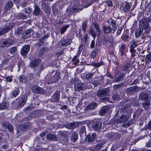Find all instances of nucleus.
Segmentation results:
<instances>
[{
  "instance_id": "obj_1",
  "label": "nucleus",
  "mask_w": 151,
  "mask_h": 151,
  "mask_svg": "<svg viewBox=\"0 0 151 151\" xmlns=\"http://www.w3.org/2000/svg\"><path fill=\"white\" fill-rule=\"evenodd\" d=\"M147 15H149V16L143 19L139 22V24L142 27V29H146L149 27V23L151 21V14L148 13Z\"/></svg>"
},
{
  "instance_id": "obj_2",
  "label": "nucleus",
  "mask_w": 151,
  "mask_h": 151,
  "mask_svg": "<svg viewBox=\"0 0 151 151\" xmlns=\"http://www.w3.org/2000/svg\"><path fill=\"white\" fill-rule=\"evenodd\" d=\"M143 30L140 29L136 30L135 32V36L137 42H140L139 44L142 43L144 41V36L143 35Z\"/></svg>"
},
{
  "instance_id": "obj_3",
  "label": "nucleus",
  "mask_w": 151,
  "mask_h": 151,
  "mask_svg": "<svg viewBox=\"0 0 151 151\" xmlns=\"http://www.w3.org/2000/svg\"><path fill=\"white\" fill-rule=\"evenodd\" d=\"M27 99V95H24L21 97L18 98L16 99V101H17V108H21L24 105Z\"/></svg>"
},
{
  "instance_id": "obj_4",
  "label": "nucleus",
  "mask_w": 151,
  "mask_h": 151,
  "mask_svg": "<svg viewBox=\"0 0 151 151\" xmlns=\"http://www.w3.org/2000/svg\"><path fill=\"white\" fill-rule=\"evenodd\" d=\"M117 116L116 115L113 119L111 120L112 123L115 124L116 123H121L127 121L128 119V117L125 115H122L119 119H118Z\"/></svg>"
},
{
  "instance_id": "obj_5",
  "label": "nucleus",
  "mask_w": 151,
  "mask_h": 151,
  "mask_svg": "<svg viewBox=\"0 0 151 151\" xmlns=\"http://www.w3.org/2000/svg\"><path fill=\"white\" fill-rule=\"evenodd\" d=\"M91 84L90 82L87 83V87L86 86L85 84L84 83H79L75 86V88L76 91L79 92L81 91H84L85 90L86 88L90 89L92 88V86H88L89 85L90 86Z\"/></svg>"
},
{
  "instance_id": "obj_6",
  "label": "nucleus",
  "mask_w": 151,
  "mask_h": 151,
  "mask_svg": "<svg viewBox=\"0 0 151 151\" xmlns=\"http://www.w3.org/2000/svg\"><path fill=\"white\" fill-rule=\"evenodd\" d=\"M60 78V73L57 72L52 76L50 77L49 79L47 84L48 85H49L50 83H57L59 81Z\"/></svg>"
},
{
  "instance_id": "obj_7",
  "label": "nucleus",
  "mask_w": 151,
  "mask_h": 151,
  "mask_svg": "<svg viewBox=\"0 0 151 151\" xmlns=\"http://www.w3.org/2000/svg\"><path fill=\"white\" fill-rule=\"evenodd\" d=\"M14 43V40L9 38L6 39L1 43V47H7L11 46Z\"/></svg>"
},
{
  "instance_id": "obj_8",
  "label": "nucleus",
  "mask_w": 151,
  "mask_h": 151,
  "mask_svg": "<svg viewBox=\"0 0 151 151\" xmlns=\"http://www.w3.org/2000/svg\"><path fill=\"white\" fill-rule=\"evenodd\" d=\"M102 126L101 121L98 119L95 120L92 125L93 130L96 131H98L100 130Z\"/></svg>"
},
{
  "instance_id": "obj_9",
  "label": "nucleus",
  "mask_w": 151,
  "mask_h": 151,
  "mask_svg": "<svg viewBox=\"0 0 151 151\" xmlns=\"http://www.w3.org/2000/svg\"><path fill=\"white\" fill-rule=\"evenodd\" d=\"M60 96V91H57L51 96L50 100L52 102H58L59 101Z\"/></svg>"
},
{
  "instance_id": "obj_10",
  "label": "nucleus",
  "mask_w": 151,
  "mask_h": 151,
  "mask_svg": "<svg viewBox=\"0 0 151 151\" xmlns=\"http://www.w3.org/2000/svg\"><path fill=\"white\" fill-rule=\"evenodd\" d=\"M109 90L108 88L102 89L99 90L97 92L96 95L99 97H103L107 96L109 94Z\"/></svg>"
},
{
  "instance_id": "obj_11",
  "label": "nucleus",
  "mask_w": 151,
  "mask_h": 151,
  "mask_svg": "<svg viewBox=\"0 0 151 151\" xmlns=\"http://www.w3.org/2000/svg\"><path fill=\"white\" fill-rule=\"evenodd\" d=\"M108 22L109 24V26L112 29L113 32H114L117 28V23L116 21L111 18L108 21Z\"/></svg>"
},
{
  "instance_id": "obj_12",
  "label": "nucleus",
  "mask_w": 151,
  "mask_h": 151,
  "mask_svg": "<svg viewBox=\"0 0 151 151\" xmlns=\"http://www.w3.org/2000/svg\"><path fill=\"white\" fill-rule=\"evenodd\" d=\"M81 124L80 122H74L72 123H68L65 124L64 126L68 129H74L78 127Z\"/></svg>"
},
{
  "instance_id": "obj_13",
  "label": "nucleus",
  "mask_w": 151,
  "mask_h": 151,
  "mask_svg": "<svg viewBox=\"0 0 151 151\" xmlns=\"http://www.w3.org/2000/svg\"><path fill=\"white\" fill-rule=\"evenodd\" d=\"M30 49L29 45H26L23 46L21 50L20 54L23 56L27 55Z\"/></svg>"
},
{
  "instance_id": "obj_14",
  "label": "nucleus",
  "mask_w": 151,
  "mask_h": 151,
  "mask_svg": "<svg viewBox=\"0 0 151 151\" xmlns=\"http://www.w3.org/2000/svg\"><path fill=\"white\" fill-rule=\"evenodd\" d=\"M2 125L4 129H8L9 132H13L14 129L13 126L8 122H4L2 124Z\"/></svg>"
},
{
  "instance_id": "obj_15",
  "label": "nucleus",
  "mask_w": 151,
  "mask_h": 151,
  "mask_svg": "<svg viewBox=\"0 0 151 151\" xmlns=\"http://www.w3.org/2000/svg\"><path fill=\"white\" fill-rule=\"evenodd\" d=\"M32 91L35 93L43 94L45 92L43 89L37 86H33L32 87Z\"/></svg>"
},
{
  "instance_id": "obj_16",
  "label": "nucleus",
  "mask_w": 151,
  "mask_h": 151,
  "mask_svg": "<svg viewBox=\"0 0 151 151\" xmlns=\"http://www.w3.org/2000/svg\"><path fill=\"white\" fill-rule=\"evenodd\" d=\"M33 33V31L31 29H28L23 33L22 37L24 39H27L30 37Z\"/></svg>"
},
{
  "instance_id": "obj_17",
  "label": "nucleus",
  "mask_w": 151,
  "mask_h": 151,
  "mask_svg": "<svg viewBox=\"0 0 151 151\" xmlns=\"http://www.w3.org/2000/svg\"><path fill=\"white\" fill-rule=\"evenodd\" d=\"M41 61L40 59H37L33 60L30 62L29 66L31 68H36L40 63Z\"/></svg>"
},
{
  "instance_id": "obj_18",
  "label": "nucleus",
  "mask_w": 151,
  "mask_h": 151,
  "mask_svg": "<svg viewBox=\"0 0 151 151\" xmlns=\"http://www.w3.org/2000/svg\"><path fill=\"white\" fill-rule=\"evenodd\" d=\"M31 127V124L29 122H26L20 126V129L22 131H25L29 129Z\"/></svg>"
},
{
  "instance_id": "obj_19",
  "label": "nucleus",
  "mask_w": 151,
  "mask_h": 151,
  "mask_svg": "<svg viewBox=\"0 0 151 151\" xmlns=\"http://www.w3.org/2000/svg\"><path fill=\"white\" fill-rule=\"evenodd\" d=\"M13 4L12 1H8L5 5L4 8V12H6L10 10L11 9L12 7Z\"/></svg>"
},
{
  "instance_id": "obj_20",
  "label": "nucleus",
  "mask_w": 151,
  "mask_h": 151,
  "mask_svg": "<svg viewBox=\"0 0 151 151\" xmlns=\"http://www.w3.org/2000/svg\"><path fill=\"white\" fill-rule=\"evenodd\" d=\"M83 9L82 6L81 5H78L73 6L70 9L71 12L73 13H76L81 11Z\"/></svg>"
},
{
  "instance_id": "obj_21",
  "label": "nucleus",
  "mask_w": 151,
  "mask_h": 151,
  "mask_svg": "<svg viewBox=\"0 0 151 151\" xmlns=\"http://www.w3.org/2000/svg\"><path fill=\"white\" fill-rule=\"evenodd\" d=\"M96 137V134L93 133L91 134H89L86 137V141L88 142H92L94 141Z\"/></svg>"
},
{
  "instance_id": "obj_22",
  "label": "nucleus",
  "mask_w": 151,
  "mask_h": 151,
  "mask_svg": "<svg viewBox=\"0 0 151 151\" xmlns=\"http://www.w3.org/2000/svg\"><path fill=\"white\" fill-rule=\"evenodd\" d=\"M34 9L33 14L35 16H38L40 14L41 9L39 6L36 3L34 5Z\"/></svg>"
},
{
  "instance_id": "obj_23",
  "label": "nucleus",
  "mask_w": 151,
  "mask_h": 151,
  "mask_svg": "<svg viewBox=\"0 0 151 151\" xmlns=\"http://www.w3.org/2000/svg\"><path fill=\"white\" fill-rule=\"evenodd\" d=\"M109 107L108 106H105L103 107L99 112L100 115L103 116L105 115L109 111Z\"/></svg>"
},
{
  "instance_id": "obj_24",
  "label": "nucleus",
  "mask_w": 151,
  "mask_h": 151,
  "mask_svg": "<svg viewBox=\"0 0 151 151\" xmlns=\"http://www.w3.org/2000/svg\"><path fill=\"white\" fill-rule=\"evenodd\" d=\"M97 103L96 102H93L89 104L86 108V111H88L90 110H93L97 106Z\"/></svg>"
},
{
  "instance_id": "obj_25",
  "label": "nucleus",
  "mask_w": 151,
  "mask_h": 151,
  "mask_svg": "<svg viewBox=\"0 0 151 151\" xmlns=\"http://www.w3.org/2000/svg\"><path fill=\"white\" fill-rule=\"evenodd\" d=\"M102 29L104 33L106 35H109L112 31H113L112 29L109 26L107 27L106 26L104 25Z\"/></svg>"
},
{
  "instance_id": "obj_26",
  "label": "nucleus",
  "mask_w": 151,
  "mask_h": 151,
  "mask_svg": "<svg viewBox=\"0 0 151 151\" xmlns=\"http://www.w3.org/2000/svg\"><path fill=\"white\" fill-rule=\"evenodd\" d=\"M149 97V95L148 94L144 92L141 93L139 96V99L144 100H147Z\"/></svg>"
},
{
  "instance_id": "obj_27",
  "label": "nucleus",
  "mask_w": 151,
  "mask_h": 151,
  "mask_svg": "<svg viewBox=\"0 0 151 151\" xmlns=\"http://www.w3.org/2000/svg\"><path fill=\"white\" fill-rule=\"evenodd\" d=\"M105 43L107 46H110L114 42V39L112 37H106L104 38Z\"/></svg>"
},
{
  "instance_id": "obj_28",
  "label": "nucleus",
  "mask_w": 151,
  "mask_h": 151,
  "mask_svg": "<svg viewBox=\"0 0 151 151\" xmlns=\"http://www.w3.org/2000/svg\"><path fill=\"white\" fill-rule=\"evenodd\" d=\"M47 138L52 141H58V139L56 136L53 134H50L47 135Z\"/></svg>"
},
{
  "instance_id": "obj_29",
  "label": "nucleus",
  "mask_w": 151,
  "mask_h": 151,
  "mask_svg": "<svg viewBox=\"0 0 151 151\" xmlns=\"http://www.w3.org/2000/svg\"><path fill=\"white\" fill-rule=\"evenodd\" d=\"M22 27H19L15 29L14 32V35L15 36L18 37L20 35L22 32Z\"/></svg>"
},
{
  "instance_id": "obj_30",
  "label": "nucleus",
  "mask_w": 151,
  "mask_h": 151,
  "mask_svg": "<svg viewBox=\"0 0 151 151\" xmlns=\"http://www.w3.org/2000/svg\"><path fill=\"white\" fill-rule=\"evenodd\" d=\"M9 107V104L6 102L0 104V110L6 109Z\"/></svg>"
},
{
  "instance_id": "obj_31",
  "label": "nucleus",
  "mask_w": 151,
  "mask_h": 151,
  "mask_svg": "<svg viewBox=\"0 0 151 151\" xmlns=\"http://www.w3.org/2000/svg\"><path fill=\"white\" fill-rule=\"evenodd\" d=\"M78 134L77 133L74 132L70 138L71 141L73 142H75L78 139Z\"/></svg>"
},
{
  "instance_id": "obj_32",
  "label": "nucleus",
  "mask_w": 151,
  "mask_h": 151,
  "mask_svg": "<svg viewBox=\"0 0 151 151\" xmlns=\"http://www.w3.org/2000/svg\"><path fill=\"white\" fill-rule=\"evenodd\" d=\"M123 41L125 42H129L130 40V37L127 34H122L121 37Z\"/></svg>"
},
{
  "instance_id": "obj_33",
  "label": "nucleus",
  "mask_w": 151,
  "mask_h": 151,
  "mask_svg": "<svg viewBox=\"0 0 151 151\" xmlns=\"http://www.w3.org/2000/svg\"><path fill=\"white\" fill-rule=\"evenodd\" d=\"M125 74L124 73H121L117 77L114 81V82H118L124 80Z\"/></svg>"
},
{
  "instance_id": "obj_34",
  "label": "nucleus",
  "mask_w": 151,
  "mask_h": 151,
  "mask_svg": "<svg viewBox=\"0 0 151 151\" xmlns=\"http://www.w3.org/2000/svg\"><path fill=\"white\" fill-rule=\"evenodd\" d=\"M126 50V46L124 44H122L119 48V51L121 55H125V51Z\"/></svg>"
},
{
  "instance_id": "obj_35",
  "label": "nucleus",
  "mask_w": 151,
  "mask_h": 151,
  "mask_svg": "<svg viewBox=\"0 0 151 151\" xmlns=\"http://www.w3.org/2000/svg\"><path fill=\"white\" fill-rule=\"evenodd\" d=\"M137 87V86H133L128 88L126 92L129 94H132L133 93L134 90H136Z\"/></svg>"
},
{
  "instance_id": "obj_36",
  "label": "nucleus",
  "mask_w": 151,
  "mask_h": 151,
  "mask_svg": "<svg viewBox=\"0 0 151 151\" xmlns=\"http://www.w3.org/2000/svg\"><path fill=\"white\" fill-rule=\"evenodd\" d=\"M9 31L6 26L0 28V35L1 36Z\"/></svg>"
},
{
  "instance_id": "obj_37",
  "label": "nucleus",
  "mask_w": 151,
  "mask_h": 151,
  "mask_svg": "<svg viewBox=\"0 0 151 151\" xmlns=\"http://www.w3.org/2000/svg\"><path fill=\"white\" fill-rule=\"evenodd\" d=\"M71 42V39H66L65 40H63L62 41L61 45L62 46H67L70 44Z\"/></svg>"
},
{
  "instance_id": "obj_38",
  "label": "nucleus",
  "mask_w": 151,
  "mask_h": 151,
  "mask_svg": "<svg viewBox=\"0 0 151 151\" xmlns=\"http://www.w3.org/2000/svg\"><path fill=\"white\" fill-rule=\"evenodd\" d=\"M19 90L18 88H15L12 91L11 93V96L16 97L19 93Z\"/></svg>"
},
{
  "instance_id": "obj_39",
  "label": "nucleus",
  "mask_w": 151,
  "mask_h": 151,
  "mask_svg": "<svg viewBox=\"0 0 151 151\" xmlns=\"http://www.w3.org/2000/svg\"><path fill=\"white\" fill-rule=\"evenodd\" d=\"M93 25L96 32H98V36H99L101 34V30L99 28V24L97 23H95L93 24Z\"/></svg>"
},
{
  "instance_id": "obj_40",
  "label": "nucleus",
  "mask_w": 151,
  "mask_h": 151,
  "mask_svg": "<svg viewBox=\"0 0 151 151\" xmlns=\"http://www.w3.org/2000/svg\"><path fill=\"white\" fill-rule=\"evenodd\" d=\"M17 51V48L15 47H13L10 49L9 53L13 56L15 55V52Z\"/></svg>"
},
{
  "instance_id": "obj_41",
  "label": "nucleus",
  "mask_w": 151,
  "mask_h": 151,
  "mask_svg": "<svg viewBox=\"0 0 151 151\" xmlns=\"http://www.w3.org/2000/svg\"><path fill=\"white\" fill-rule=\"evenodd\" d=\"M131 6L129 4V3H126L125 4V6L122 9V10L124 12H127L129 11V9Z\"/></svg>"
},
{
  "instance_id": "obj_42",
  "label": "nucleus",
  "mask_w": 151,
  "mask_h": 151,
  "mask_svg": "<svg viewBox=\"0 0 151 151\" xmlns=\"http://www.w3.org/2000/svg\"><path fill=\"white\" fill-rule=\"evenodd\" d=\"M94 74V73L92 72L88 73L86 76V79L87 81H89L92 79Z\"/></svg>"
},
{
  "instance_id": "obj_43",
  "label": "nucleus",
  "mask_w": 151,
  "mask_h": 151,
  "mask_svg": "<svg viewBox=\"0 0 151 151\" xmlns=\"http://www.w3.org/2000/svg\"><path fill=\"white\" fill-rule=\"evenodd\" d=\"M19 80L20 82L22 83H25L27 81V78L23 75H21L19 76Z\"/></svg>"
},
{
  "instance_id": "obj_44",
  "label": "nucleus",
  "mask_w": 151,
  "mask_h": 151,
  "mask_svg": "<svg viewBox=\"0 0 151 151\" xmlns=\"http://www.w3.org/2000/svg\"><path fill=\"white\" fill-rule=\"evenodd\" d=\"M70 26L69 25H67L63 26L60 29V33L61 35L63 34L66 31L67 29Z\"/></svg>"
},
{
  "instance_id": "obj_45",
  "label": "nucleus",
  "mask_w": 151,
  "mask_h": 151,
  "mask_svg": "<svg viewBox=\"0 0 151 151\" xmlns=\"http://www.w3.org/2000/svg\"><path fill=\"white\" fill-rule=\"evenodd\" d=\"M124 85L123 83H121L120 84L117 85H115L113 86L114 89L115 90L117 89L120 88H122Z\"/></svg>"
},
{
  "instance_id": "obj_46",
  "label": "nucleus",
  "mask_w": 151,
  "mask_h": 151,
  "mask_svg": "<svg viewBox=\"0 0 151 151\" xmlns=\"http://www.w3.org/2000/svg\"><path fill=\"white\" fill-rule=\"evenodd\" d=\"M44 10L46 13H49L50 12V6L48 5L45 4L44 7Z\"/></svg>"
},
{
  "instance_id": "obj_47",
  "label": "nucleus",
  "mask_w": 151,
  "mask_h": 151,
  "mask_svg": "<svg viewBox=\"0 0 151 151\" xmlns=\"http://www.w3.org/2000/svg\"><path fill=\"white\" fill-rule=\"evenodd\" d=\"M104 64V63L102 61H101L100 62H98L97 63H93V66L95 67H99L101 65H103Z\"/></svg>"
},
{
  "instance_id": "obj_48",
  "label": "nucleus",
  "mask_w": 151,
  "mask_h": 151,
  "mask_svg": "<svg viewBox=\"0 0 151 151\" xmlns=\"http://www.w3.org/2000/svg\"><path fill=\"white\" fill-rule=\"evenodd\" d=\"M145 59L146 63L151 62V54L150 53L147 55Z\"/></svg>"
},
{
  "instance_id": "obj_49",
  "label": "nucleus",
  "mask_w": 151,
  "mask_h": 151,
  "mask_svg": "<svg viewBox=\"0 0 151 151\" xmlns=\"http://www.w3.org/2000/svg\"><path fill=\"white\" fill-rule=\"evenodd\" d=\"M98 53V50L97 49H95L91 52V56L92 58H94L95 57L96 55Z\"/></svg>"
},
{
  "instance_id": "obj_50",
  "label": "nucleus",
  "mask_w": 151,
  "mask_h": 151,
  "mask_svg": "<svg viewBox=\"0 0 151 151\" xmlns=\"http://www.w3.org/2000/svg\"><path fill=\"white\" fill-rule=\"evenodd\" d=\"M32 11V9L29 7H27L24 9V12L25 13L27 14H29L31 13Z\"/></svg>"
},
{
  "instance_id": "obj_51",
  "label": "nucleus",
  "mask_w": 151,
  "mask_h": 151,
  "mask_svg": "<svg viewBox=\"0 0 151 151\" xmlns=\"http://www.w3.org/2000/svg\"><path fill=\"white\" fill-rule=\"evenodd\" d=\"M89 34L93 37L94 39H95L96 36V34L93 29H90Z\"/></svg>"
},
{
  "instance_id": "obj_52",
  "label": "nucleus",
  "mask_w": 151,
  "mask_h": 151,
  "mask_svg": "<svg viewBox=\"0 0 151 151\" xmlns=\"http://www.w3.org/2000/svg\"><path fill=\"white\" fill-rule=\"evenodd\" d=\"M112 99L114 101H118L120 99V97L118 94H116L112 96Z\"/></svg>"
},
{
  "instance_id": "obj_53",
  "label": "nucleus",
  "mask_w": 151,
  "mask_h": 151,
  "mask_svg": "<svg viewBox=\"0 0 151 151\" xmlns=\"http://www.w3.org/2000/svg\"><path fill=\"white\" fill-rule=\"evenodd\" d=\"M137 42L134 41L131 42V45H130V48H134L137 45ZM139 44V43H138V44Z\"/></svg>"
},
{
  "instance_id": "obj_54",
  "label": "nucleus",
  "mask_w": 151,
  "mask_h": 151,
  "mask_svg": "<svg viewBox=\"0 0 151 151\" xmlns=\"http://www.w3.org/2000/svg\"><path fill=\"white\" fill-rule=\"evenodd\" d=\"M19 17L22 19H26L27 18V16L24 14L20 13L18 15Z\"/></svg>"
},
{
  "instance_id": "obj_55",
  "label": "nucleus",
  "mask_w": 151,
  "mask_h": 151,
  "mask_svg": "<svg viewBox=\"0 0 151 151\" xmlns=\"http://www.w3.org/2000/svg\"><path fill=\"white\" fill-rule=\"evenodd\" d=\"M15 24L13 23H10L7 26H6L8 29L9 31L11 29H12L14 26Z\"/></svg>"
},
{
  "instance_id": "obj_56",
  "label": "nucleus",
  "mask_w": 151,
  "mask_h": 151,
  "mask_svg": "<svg viewBox=\"0 0 151 151\" xmlns=\"http://www.w3.org/2000/svg\"><path fill=\"white\" fill-rule=\"evenodd\" d=\"M123 27H121L117 29V31L116 32V36H118L119 35L121 32L123 30Z\"/></svg>"
},
{
  "instance_id": "obj_57",
  "label": "nucleus",
  "mask_w": 151,
  "mask_h": 151,
  "mask_svg": "<svg viewBox=\"0 0 151 151\" xmlns=\"http://www.w3.org/2000/svg\"><path fill=\"white\" fill-rule=\"evenodd\" d=\"M87 25V23L86 22H83L82 24V30L84 32H86Z\"/></svg>"
},
{
  "instance_id": "obj_58",
  "label": "nucleus",
  "mask_w": 151,
  "mask_h": 151,
  "mask_svg": "<svg viewBox=\"0 0 151 151\" xmlns=\"http://www.w3.org/2000/svg\"><path fill=\"white\" fill-rule=\"evenodd\" d=\"M130 67V64L129 63H127L124 66L123 69L124 70L126 71L128 70V69Z\"/></svg>"
},
{
  "instance_id": "obj_59",
  "label": "nucleus",
  "mask_w": 151,
  "mask_h": 151,
  "mask_svg": "<svg viewBox=\"0 0 151 151\" xmlns=\"http://www.w3.org/2000/svg\"><path fill=\"white\" fill-rule=\"evenodd\" d=\"M60 134L61 136L63 137L66 138L68 137V135L66 133L63 132L62 131L60 132Z\"/></svg>"
},
{
  "instance_id": "obj_60",
  "label": "nucleus",
  "mask_w": 151,
  "mask_h": 151,
  "mask_svg": "<svg viewBox=\"0 0 151 151\" xmlns=\"http://www.w3.org/2000/svg\"><path fill=\"white\" fill-rule=\"evenodd\" d=\"M86 127L85 126H83L81 127L80 130V133H83L85 132Z\"/></svg>"
},
{
  "instance_id": "obj_61",
  "label": "nucleus",
  "mask_w": 151,
  "mask_h": 151,
  "mask_svg": "<svg viewBox=\"0 0 151 151\" xmlns=\"http://www.w3.org/2000/svg\"><path fill=\"white\" fill-rule=\"evenodd\" d=\"M17 65L18 68H19L20 67L24 66V63L22 62H18Z\"/></svg>"
},
{
  "instance_id": "obj_62",
  "label": "nucleus",
  "mask_w": 151,
  "mask_h": 151,
  "mask_svg": "<svg viewBox=\"0 0 151 151\" xmlns=\"http://www.w3.org/2000/svg\"><path fill=\"white\" fill-rule=\"evenodd\" d=\"M132 104L134 106H138L139 104L138 102L137 101L135 100H134L133 101Z\"/></svg>"
},
{
  "instance_id": "obj_63",
  "label": "nucleus",
  "mask_w": 151,
  "mask_h": 151,
  "mask_svg": "<svg viewBox=\"0 0 151 151\" xmlns=\"http://www.w3.org/2000/svg\"><path fill=\"white\" fill-rule=\"evenodd\" d=\"M106 3V5L109 6H113V3L111 1H107Z\"/></svg>"
},
{
  "instance_id": "obj_64",
  "label": "nucleus",
  "mask_w": 151,
  "mask_h": 151,
  "mask_svg": "<svg viewBox=\"0 0 151 151\" xmlns=\"http://www.w3.org/2000/svg\"><path fill=\"white\" fill-rule=\"evenodd\" d=\"M143 105L145 109L147 108L149 106V104L147 102H146L143 104Z\"/></svg>"
}]
</instances>
